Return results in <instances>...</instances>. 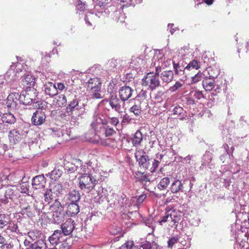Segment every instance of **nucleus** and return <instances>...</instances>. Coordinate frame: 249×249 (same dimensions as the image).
<instances>
[{
	"mask_svg": "<svg viewBox=\"0 0 249 249\" xmlns=\"http://www.w3.org/2000/svg\"><path fill=\"white\" fill-rule=\"evenodd\" d=\"M81 170L83 173L78 178L79 187L81 189L90 192L95 187L98 181L101 179L100 172L92 167L91 163L83 165Z\"/></svg>",
	"mask_w": 249,
	"mask_h": 249,
	"instance_id": "f257e3e1",
	"label": "nucleus"
},
{
	"mask_svg": "<svg viewBox=\"0 0 249 249\" xmlns=\"http://www.w3.org/2000/svg\"><path fill=\"white\" fill-rule=\"evenodd\" d=\"M154 65L156 68L155 74L153 73H148L142 81L143 86H148L152 90L160 86V81L159 79L160 73L162 69H164L166 67L165 58L161 54L154 57Z\"/></svg>",
	"mask_w": 249,
	"mask_h": 249,
	"instance_id": "f03ea898",
	"label": "nucleus"
},
{
	"mask_svg": "<svg viewBox=\"0 0 249 249\" xmlns=\"http://www.w3.org/2000/svg\"><path fill=\"white\" fill-rule=\"evenodd\" d=\"M135 157L140 166L144 169H148L150 165V160L142 150H137L135 153Z\"/></svg>",
	"mask_w": 249,
	"mask_h": 249,
	"instance_id": "7ed1b4c3",
	"label": "nucleus"
},
{
	"mask_svg": "<svg viewBox=\"0 0 249 249\" xmlns=\"http://www.w3.org/2000/svg\"><path fill=\"white\" fill-rule=\"evenodd\" d=\"M18 191L15 186H9L5 188L4 198L2 199V201L7 203L8 199L14 200L18 197Z\"/></svg>",
	"mask_w": 249,
	"mask_h": 249,
	"instance_id": "20e7f679",
	"label": "nucleus"
},
{
	"mask_svg": "<svg viewBox=\"0 0 249 249\" xmlns=\"http://www.w3.org/2000/svg\"><path fill=\"white\" fill-rule=\"evenodd\" d=\"M109 104L112 109L120 113L124 109V102L120 100L116 95H112L109 100Z\"/></svg>",
	"mask_w": 249,
	"mask_h": 249,
	"instance_id": "39448f33",
	"label": "nucleus"
},
{
	"mask_svg": "<svg viewBox=\"0 0 249 249\" xmlns=\"http://www.w3.org/2000/svg\"><path fill=\"white\" fill-rule=\"evenodd\" d=\"M75 228V223L71 218L67 219L61 225V232L65 235H70Z\"/></svg>",
	"mask_w": 249,
	"mask_h": 249,
	"instance_id": "423d86ee",
	"label": "nucleus"
},
{
	"mask_svg": "<svg viewBox=\"0 0 249 249\" xmlns=\"http://www.w3.org/2000/svg\"><path fill=\"white\" fill-rule=\"evenodd\" d=\"M45 119V113L41 110H37L32 116V123L35 125H40L44 123Z\"/></svg>",
	"mask_w": 249,
	"mask_h": 249,
	"instance_id": "0eeeda50",
	"label": "nucleus"
},
{
	"mask_svg": "<svg viewBox=\"0 0 249 249\" xmlns=\"http://www.w3.org/2000/svg\"><path fill=\"white\" fill-rule=\"evenodd\" d=\"M46 184V179L43 175L36 176L32 179V185L36 190L44 188Z\"/></svg>",
	"mask_w": 249,
	"mask_h": 249,
	"instance_id": "6e6552de",
	"label": "nucleus"
},
{
	"mask_svg": "<svg viewBox=\"0 0 249 249\" xmlns=\"http://www.w3.org/2000/svg\"><path fill=\"white\" fill-rule=\"evenodd\" d=\"M133 92V89L131 88L124 86L121 87L119 89V96L122 101L124 102L131 97Z\"/></svg>",
	"mask_w": 249,
	"mask_h": 249,
	"instance_id": "1a4fd4ad",
	"label": "nucleus"
},
{
	"mask_svg": "<svg viewBox=\"0 0 249 249\" xmlns=\"http://www.w3.org/2000/svg\"><path fill=\"white\" fill-rule=\"evenodd\" d=\"M18 97L19 94L17 92L10 94L7 97L6 102V105L7 107L11 109H15L18 100Z\"/></svg>",
	"mask_w": 249,
	"mask_h": 249,
	"instance_id": "9d476101",
	"label": "nucleus"
},
{
	"mask_svg": "<svg viewBox=\"0 0 249 249\" xmlns=\"http://www.w3.org/2000/svg\"><path fill=\"white\" fill-rule=\"evenodd\" d=\"M34 97L35 96L32 92L23 91L19 95L18 101L24 105H30L33 102Z\"/></svg>",
	"mask_w": 249,
	"mask_h": 249,
	"instance_id": "9b49d317",
	"label": "nucleus"
},
{
	"mask_svg": "<svg viewBox=\"0 0 249 249\" xmlns=\"http://www.w3.org/2000/svg\"><path fill=\"white\" fill-rule=\"evenodd\" d=\"M139 98V96L135 98L134 105L130 108V111L133 113L137 116H139L142 111L141 105L142 102Z\"/></svg>",
	"mask_w": 249,
	"mask_h": 249,
	"instance_id": "f8f14e48",
	"label": "nucleus"
},
{
	"mask_svg": "<svg viewBox=\"0 0 249 249\" xmlns=\"http://www.w3.org/2000/svg\"><path fill=\"white\" fill-rule=\"evenodd\" d=\"M8 138L9 142L12 144H15L21 139L20 133L16 129H14L9 131Z\"/></svg>",
	"mask_w": 249,
	"mask_h": 249,
	"instance_id": "ddd939ff",
	"label": "nucleus"
},
{
	"mask_svg": "<svg viewBox=\"0 0 249 249\" xmlns=\"http://www.w3.org/2000/svg\"><path fill=\"white\" fill-rule=\"evenodd\" d=\"M84 107L85 104L84 103L81 104L78 99L75 98L70 103L67 108L72 114L75 109L84 108Z\"/></svg>",
	"mask_w": 249,
	"mask_h": 249,
	"instance_id": "4468645a",
	"label": "nucleus"
},
{
	"mask_svg": "<svg viewBox=\"0 0 249 249\" xmlns=\"http://www.w3.org/2000/svg\"><path fill=\"white\" fill-rule=\"evenodd\" d=\"M44 91L46 95L53 97L57 94L56 86L52 82L46 83L44 85Z\"/></svg>",
	"mask_w": 249,
	"mask_h": 249,
	"instance_id": "2eb2a0df",
	"label": "nucleus"
},
{
	"mask_svg": "<svg viewBox=\"0 0 249 249\" xmlns=\"http://www.w3.org/2000/svg\"><path fill=\"white\" fill-rule=\"evenodd\" d=\"M181 215L180 213L173 211L170 213L169 223L172 225V226H175V228H176L181 220Z\"/></svg>",
	"mask_w": 249,
	"mask_h": 249,
	"instance_id": "dca6fc26",
	"label": "nucleus"
},
{
	"mask_svg": "<svg viewBox=\"0 0 249 249\" xmlns=\"http://www.w3.org/2000/svg\"><path fill=\"white\" fill-rule=\"evenodd\" d=\"M202 86L206 91H211L215 87V81L213 78L206 77L202 81Z\"/></svg>",
	"mask_w": 249,
	"mask_h": 249,
	"instance_id": "f3484780",
	"label": "nucleus"
},
{
	"mask_svg": "<svg viewBox=\"0 0 249 249\" xmlns=\"http://www.w3.org/2000/svg\"><path fill=\"white\" fill-rule=\"evenodd\" d=\"M52 218L54 223H59L64 219L65 212L64 210L52 211Z\"/></svg>",
	"mask_w": 249,
	"mask_h": 249,
	"instance_id": "a211bd4d",
	"label": "nucleus"
},
{
	"mask_svg": "<svg viewBox=\"0 0 249 249\" xmlns=\"http://www.w3.org/2000/svg\"><path fill=\"white\" fill-rule=\"evenodd\" d=\"M87 90L90 91L96 89V87L101 86V82L99 78L94 77L90 78L87 82Z\"/></svg>",
	"mask_w": 249,
	"mask_h": 249,
	"instance_id": "6ab92c4d",
	"label": "nucleus"
},
{
	"mask_svg": "<svg viewBox=\"0 0 249 249\" xmlns=\"http://www.w3.org/2000/svg\"><path fill=\"white\" fill-rule=\"evenodd\" d=\"M174 73L172 71H165L160 73V78L163 83H168L172 81Z\"/></svg>",
	"mask_w": 249,
	"mask_h": 249,
	"instance_id": "aec40b11",
	"label": "nucleus"
},
{
	"mask_svg": "<svg viewBox=\"0 0 249 249\" xmlns=\"http://www.w3.org/2000/svg\"><path fill=\"white\" fill-rule=\"evenodd\" d=\"M67 213L71 216L75 215L79 212V207L77 203L71 202L68 206Z\"/></svg>",
	"mask_w": 249,
	"mask_h": 249,
	"instance_id": "412c9836",
	"label": "nucleus"
},
{
	"mask_svg": "<svg viewBox=\"0 0 249 249\" xmlns=\"http://www.w3.org/2000/svg\"><path fill=\"white\" fill-rule=\"evenodd\" d=\"M183 184L178 179L175 180L171 184L170 190L173 193H177L180 191L183 192Z\"/></svg>",
	"mask_w": 249,
	"mask_h": 249,
	"instance_id": "4be33fe9",
	"label": "nucleus"
},
{
	"mask_svg": "<svg viewBox=\"0 0 249 249\" xmlns=\"http://www.w3.org/2000/svg\"><path fill=\"white\" fill-rule=\"evenodd\" d=\"M61 237V231L59 230H55L53 233L49 237V241L53 245H57L59 242L60 238Z\"/></svg>",
	"mask_w": 249,
	"mask_h": 249,
	"instance_id": "5701e85b",
	"label": "nucleus"
},
{
	"mask_svg": "<svg viewBox=\"0 0 249 249\" xmlns=\"http://www.w3.org/2000/svg\"><path fill=\"white\" fill-rule=\"evenodd\" d=\"M68 198L71 202L77 203L80 199V195L78 191L73 190L69 192Z\"/></svg>",
	"mask_w": 249,
	"mask_h": 249,
	"instance_id": "b1692460",
	"label": "nucleus"
},
{
	"mask_svg": "<svg viewBox=\"0 0 249 249\" xmlns=\"http://www.w3.org/2000/svg\"><path fill=\"white\" fill-rule=\"evenodd\" d=\"M62 169V167H58L54 168V170L49 174L50 178L54 180L58 179L61 176L63 173Z\"/></svg>",
	"mask_w": 249,
	"mask_h": 249,
	"instance_id": "393cba45",
	"label": "nucleus"
},
{
	"mask_svg": "<svg viewBox=\"0 0 249 249\" xmlns=\"http://www.w3.org/2000/svg\"><path fill=\"white\" fill-rule=\"evenodd\" d=\"M1 121L3 123L14 124L16 122V118L11 113H4L1 116Z\"/></svg>",
	"mask_w": 249,
	"mask_h": 249,
	"instance_id": "a878e982",
	"label": "nucleus"
},
{
	"mask_svg": "<svg viewBox=\"0 0 249 249\" xmlns=\"http://www.w3.org/2000/svg\"><path fill=\"white\" fill-rule=\"evenodd\" d=\"M23 85L27 87H31L34 86L35 83V78L32 75L28 74L25 76L22 80Z\"/></svg>",
	"mask_w": 249,
	"mask_h": 249,
	"instance_id": "bb28decb",
	"label": "nucleus"
},
{
	"mask_svg": "<svg viewBox=\"0 0 249 249\" xmlns=\"http://www.w3.org/2000/svg\"><path fill=\"white\" fill-rule=\"evenodd\" d=\"M46 244L42 240H38L32 243L26 249H45Z\"/></svg>",
	"mask_w": 249,
	"mask_h": 249,
	"instance_id": "cd10ccee",
	"label": "nucleus"
},
{
	"mask_svg": "<svg viewBox=\"0 0 249 249\" xmlns=\"http://www.w3.org/2000/svg\"><path fill=\"white\" fill-rule=\"evenodd\" d=\"M170 183V179L169 178L165 177L162 178L159 183L158 184V188L160 190L165 189Z\"/></svg>",
	"mask_w": 249,
	"mask_h": 249,
	"instance_id": "c85d7f7f",
	"label": "nucleus"
},
{
	"mask_svg": "<svg viewBox=\"0 0 249 249\" xmlns=\"http://www.w3.org/2000/svg\"><path fill=\"white\" fill-rule=\"evenodd\" d=\"M142 140V135L141 132L137 131L134 136L132 140V143L134 146H136L141 143Z\"/></svg>",
	"mask_w": 249,
	"mask_h": 249,
	"instance_id": "c756f323",
	"label": "nucleus"
},
{
	"mask_svg": "<svg viewBox=\"0 0 249 249\" xmlns=\"http://www.w3.org/2000/svg\"><path fill=\"white\" fill-rule=\"evenodd\" d=\"M65 169L69 173H72L77 170V167L71 162H67L65 163Z\"/></svg>",
	"mask_w": 249,
	"mask_h": 249,
	"instance_id": "7c9ffc66",
	"label": "nucleus"
},
{
	"mask_svg": "<svg viewBox=\"0 0 249 249\" xmlns=\"http://www.w3.org/2000/svg\"><path fill=\"white\" fill-rule=\"evenodd\" d=\"M96 18H97V16L96 15L89 13L86 15L85 20L88 25L91 26L93 25L92 23H94L93 20Z\"/></svg>",
	"mask_w": 249,
	"mask_h": 249,
	"instance_id": "2f4dec72",
	"label": "nucleus"
},
{
	"mask_svg": "<svg viewBox=\"0 0 249 249\" xmlns=\"http://www.w3.org/2000/svg\"><path fill=\"white\" fill-rule=\"evenodd\" d=\"M92 96V98L95 99H100L102 98L101 95V86L99 87H96V89H92L90 91H89Z\"/></svg>",
	"mask_w": 249,
	"mask_h": 249,
	"instance_id": "473e14b6",
	"label": "nucleus"
},
{
	"mask_svg": "<svg viewBox=\"0 0 249 249\" xmlns=\"http://www.w3.org/2000/svg\"><path fill=\"white\" fill-rule=\"evenodd\" d=\"M9 217L4 214H0V228L2 229L9 223Z\"/></svg>",
	"mask_w": 249,
	"mask_h": 249,
	"instance_id": "72a5a7b5",
	"label": "nucleus"
},
{
	"mask_svg": "<svg viewBox=\"0 0 249 249\" xmlns=\"http://www.w3.org/2000/svg\"><path fill=\"white\" fill-rule=\"evenodd\" d=\"M136 246H134L133 242L132 241H129L126 242L118 249H136Z\"/></svg>",
	"mask_w": 249,
	"mask_h": 249,
	"instance_id": "f704fd0d",
	"label": "nucleus"
},
{
	"mask_svg": "<svg viewBox=\"0 0 249 249\" xmlns=\"http://www.w3.org/2000/svg\"><path fill=\"white\" fill-rule=\"evenodd\" d=\"M51 190H52L53 194L58 195L62 192L63 188L61 184L59 183H55L54 184L53 186L52 187Z\"/></svg>",
	"mask_w": 249,
	"mask_h": 249,
	"instance_id": "c9c22d12",
	"label": "nucleus"
},
{
	"mask_svg": "<svg viewBox=\"0 0 249 249\" xmlns=\"http://www.w3.org/2000/svg\"><path fill=\"white\" fill-rule=\"evenodd\" d=\"M174 68L175 70V73L178 75L182 74L184 70L186 69L183 66H180L179 64L176 63L174 61L173 62Z\"/></svg>",
	"mask_w": 249,
	"mask_h": 249,
	"instance_id": "e433bc0d",
	"label": "nucleus"
},
{
	"mask_svg": "<svg viewBox=\"0 0 249 249\" xmlns=\"http://www.w3.org/2000/svg\"><path fill=\"white\" fill-rule=\"evenodd\" d=\"M53 191L50 189H47L45 193L44 194V200L46 202L50 203L51 200L53 199Z\"/></svg>",
	"mask_w": 249,
	"mask_h": 249,
	"instance_id": "4c0bfd02",
	"label": "nucleus"
},
{
	"mask_svg": "<svg viewBox=\"0 0 249 249\" xmlns=\"http://www.w3.org/2000/svg\"><path fill=\"white\" fill-rule=\"evenodd\" d=\"M51 210L52 211L63 210V207L61 203L57 200L51 206Z\"/></svg>",
	"mask_w": 249,
	"mask_h": 249,
	"instance_id": "58836bf2",
	"label": "nucleus"
},
{
	"mask_svg": "<svg viewBox=\"0 0 249 249\" xmlns=\"http://www.w3.org/2000/svg\"><path fill=\"white\" fill-rule=\"evenodd\" d=\"M179 239L178 236H175L172 237L168 241V247L171 248L173 246L177 243Z\"/></svg>",
	"mask_w": 249,
	"mask_h": 249,
	"instance_id": "ea45409f",
	"label": "nucleus"
},
{
	"mask_svg": "<svg viewBox=\"0 0 249 249\" xmlns=\"http://www.w3.org/2000/svg\"><path fill=\"white\" fill-rule=\"evenodd\" d=\"M58 99H57L58 105L59 106L65 105L67 103L66 97L61 94L58 96Z\"/></svg>",
	"mask_w": 249,
	"mask_h": 249,
	"instance_id": "a19ab883",
	"label": "nucleus"
},
{
	"mask_svg": "<svg viewBox=\"0 0 249 249\" xmlns=\"http://www.w3.org/2000/svg\"><path fill=\"white\" fill-rule=\"evenodd\" d=\"M39 232L37 231H32L28 233V237L33 241L37 239Z\"/></svg>",
	"mask_w": 249,
	"mask_h": 249,
	"instance_id": "79ce46f5",
	"label": "nucleus"
},
{
	"mask_svg": "<svg viewBox=\"0 0 249 249\" xmlns=\"http://www.w3.org/2000/svg\"><path fill=\"white\" fill-rule=\"evenodd\" d=\"M191 68L198 69L199 68L198 65V62L196 60H193L189 63V64L186 67L185 69H190Z\"/></svg>",
	"mask_w": 249,
	"mask_h": 249,
	"instance_id": "37998d69",
	"label": "nucleus"
},
{
	"mask_svg": "<svg viewBox=\"0 0 249 249\" xmlns=\"http://www.w3.org/2000/svg\"><path fill=\"white\" fill-rule=\"evenodd\" d=\"M183 84L179 82H176L175 84L169 88V90L172 92H175L182 87Z\"/></svg>",
	"mask_w": 249,
	"mask_h": 249,
	"instance_id": "c03bdc74",
	"label": "nucleus"
},
{
	"mask_svg": "<svg viewBox=\"0 0 249 249\" xmlns=\"http://www.w3.org/2000/svg\"><path fill=\"white\" fill-rule=\"evenodd\" d=\"M192 94H193V96L197 99H200L202 98H204L203 93L200 91H194L192 92Z\"/></svg>",
	"mask_w": 249,
	"mask_h": 249,
	"instance_id": "a18cd8bd",
	"label": "nucleus"
},
{
	"mask_svg": "<svg viewBox=\"0 0 249 249\" xmlns=\"http://www.w3.org/2000/svg\"><path fill=\"white\" fill-rule=\"evenodd\" d=\"M170 219V213H166V214L162 217V219L159 221V223L160 225H162L163 223L169 222Z\"/></svg>",
	"mask_w": 249,
	"mask_h": 249,
	"instance_id": "49530a36",
	"label": "nucleus"
},
{
	"mask_svg": "<svg viewBox=\"0 0 249 249\" xmlns=\"http://www.w3.org/2000/svg\"><path fill=\"white\" fill-rule=\"evenodd\" d=\"M202 73L200 72H198L194 76L192 77V82L194 83H196L201 80V77L202 76Z\"/></svg>",
	"mask_w": 249,
	"mask_h": 249,
	"instance_id": "de8ad7c7",
	"label": "nucleus"
},
{
	"mask_svg": "<svg viewBox=\"0 0 249 249\" xmlns=\"http://www.w3.org/2000/svg\"><path fill=\"white\" fill-rule=\"evenodd\" d=\"M183 112V109L180 107H176L173 109V112L174 115H180Z\"/></svg>",
	"mask_w": 249,
	"mask_h": 249,
	"instance_id": "09e8293b",
	"label": "nucleus"
},
{
	"mask_svg": "<svg viewBox=\"0 0 249 249\" xmlns=\"http://www.w3.org/2000/svg\"><path fill=\"white\" fill-rule=\"evenodd\" d=\"M114 133L115 131L113 128L107 127L106 129L105 134L106 137H108L111 136Z\"/></svg>",
	"mask_w": 249,
	"mask_h": 249,
	"instance_id": "8fccbe9b",
	"label": "nucleus"
},
{
	"mask_svg": "<svg viewBox=\"0 0 249 249\" xmlns=\"http://www.w3.org/2000/svg\"><path fill=\"white\" fill-rule=\"evenodd\" d=\"M146 197V195L145 194H142L140 195L139 197L137 199V205H141L143 201L144 200V199Z\"/></svg>",
	"mask_w": 249,
	"mask_h": 249,
	"instance_id": "3c124183",
	"label": "nucleus"
},
{
	"mask_svg": "<svg viewBox=\"0 0 249 249\" xmlns=\"http://www.w3.org/2000/svg\"><path fill=\"white\" fill-rule=\"evenodd\" d=\"M159 163L160 161L159 160H154L152 161V167L151 168V171L152 172L155 171L158 167Z\"/></svg>",
	"mask_w": 249,
	"mask_h": 249,
	"instance_id": "603ef678",
	"label": "nucleus"
},
{
	"mask_svg": "<svg viewBox=\"0 0 249 249\" xmlns=\"http://www.w3.org/2000/svg\"><path fill=\"white\" fill-rule=\"evenodd\" d=\"M110 123L114 125H116L119 122V120L116 117H112L110 119Z\"/></svg>",
	"mask_w": 249,
	"mask_h": 249,
	"instance_id": "864d4df0",
	"label": "nucleus"
},
{
	"mask_svg": "<svg viewBox=\"0 0 249 249\" xmlns=\"http://www.w3.org/2000/svg\"><path fill=\"white\" fill-rule=\"evenodd\" d=\"M153 222V218L152 217L148 218L147 219H146L144 221L145 225L149 227L151 226Z\"/></svg>",
	"mask_w": 249,
	"mask_h": 249,
	"instance_id": "5fc2aeb1",
	"label": "nucleus"
},
{
	"mask_svg": "<svg viewBox=\"0 0 249 249\" xmlns=\"http://www.w3.org/2000/svg\"><path fill=\"white\" fill-rule=\"evenodd\" d=\"M59 249H70V246L66 242H63L59 246Z\"/></svg>",
	"mask_w": 249,
	"mask_h": 249,
	"instance_id": "6e6d98bb",
	"label": "nucleus"
},
{
	"mask_svg": "<svg viewBox=\"0 0 249 249\" xmlns=\"http://www.w3.org/2000/svg\"><path fill=\"white\" fill-rule=\"evenodd\" d=\"M142 249H151L150 242H145L141 246Z\"/></svg>",
	"mask_w": 249,
	"mask_h": 249,
	"instance_id": "4d7b16f0",
	"label": "nucleus"
},
{
	"mask_svg": "<svg viewBox=\"0 0 249 249\" xmlns=\"http://www.w3.org/2000/svg\"><path fill=\"white\" fill-rule=\"evenodd\" d=\"M6 130V125L3 123H0V132L4 133Z\"/></svg>",
	"mask_w": 249,
	"mask_h": 249,
	"instance_id": "13d9d810",
	"label": "nucleus"
},
{
	"mask_svg": "<svg viewBox=\"0 0 249 249\" xmlns=\"http://www.w3.org/2000/svg\"><path fill=\"white\" fill-rule=\"evenodd\" d=\"M151 249H158V245L155 242H150Z\"/></svg>",
	"mask_w": 249,
	"mask_h": 249,
	"instance_id": "bf43d9fd",
	"label": "nucleus"
},
{
	"mask_svg": "<svg viewBox=\"0 0 249 249\" xmlns=\"http://www.w3.org/2000/svg\"><path fill=\"white\" fill-rule=\"evenodd\" d=\"M56 88L57 90L59 89L60 90H62L65 88V86L63 84L61 83H58L57 84Z\"/></svg>",
	"mask_w": 249,
	"mask_h": 249,
	"instance_id": "052dcab7",
	"label": "nucleus"
},
{
	"mask_svg": "<svg viewBox=\"0 0 249 249\" xmlns=\"http://www.w3.org/2000/svg\"><path fill=\"white\" fill-rule=\"evenodd\" d=\"M192 160V156L188 155L184 158V161H185L186 163L190 164L191 160Z\"/></svg>",
	"mask_w": 249,
	"mask_h": 249,
	"instance_id": "680f3d73",
	"label": "nucleus"
},
{
	"mask_svg": "<svg viewBox=\"0 0 249 249\" xmlns=\"http://www.w3.org/2000/svg\"><path fill=\"white\" fill-rule=\"evenodd\" d=\"M130 120H131V119L129 118V117L128 115H125L123 116V122L128 123L130 121Z\"/></svg>",
	"mask_w": 249,
	"mask_h": 249,
	"instance_id": "e2e57ef3",
	"label": "nucleus"
},
{
	"mask_svg": "<svg viewBox=\"0 0 249 249\" xmlns=\"http://www.w3.org/2000/svg\"><path fill=\"white\" fill-rule=\"evenodd\" d=\"M173 25V24H169L168 25V29H170V32L171 33V34H174L175 31V30L172 28Z\"/></svg>",
	"mask_w": 249,
	"mask_h": 249,
	"instance_id": "0e129e2a",
	"label": "nucleus"
},
{
	"mask_svg": "<svg viewBox=\"0 0 249 249\" xmlns=\"http://www.w3.org/2000/svg\"><path fill=\"white\" fill-rule=\"evenodd\" d=\"M0 249H11V247L9 244H6L3 246H1L0 247Z\"/></svg>",
	"mask_w": 249,
	"mask_h": 249,
	"instance_id": "69168bd1",
	"label": "nucleus"
},
{
	"mask_svg": "<svg viewBox=\"0 0 249 249\" xmlns=\"http://www.w3.org/2000/svg\"><path fill=\"white\" fill-rule=\"evenodd\" d=\"M24 244L25 246L29 247L32 244L29 240L26 239L24 241Z\"/></svg>",
	"mask_w": 249,
	"mask_h": 249,
	"instance_id": "338daca9",
	"label": "nucleus"
},
{
	"mask_svg": "<svg viewBox=\"0 0 249 249\" xmlns=\"http://www.w3.org/2000/svg\"><path fill=\"white\" fill-rule=\"evenodd\" d=\"M21 188L22 189V192L23 193H26V191L28 190V189L26 187V184H22L21 186Z\"/></svg>",
	"mask_w": 249,
	"mask_h": 249,
	"instance_id": "774afa93",
	"label": "nucleus"
}]
</instances>
